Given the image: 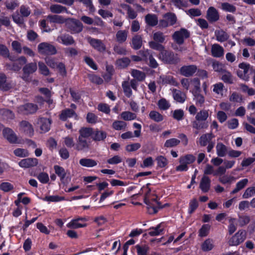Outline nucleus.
<instances>
[{
  "label": "nucleus",
  "instance_id": "15",
  "mask_svg": "<svg viewBox=\"0 0 255 255\" xmlns=\"http://www.w3.org/2000/svg\"><path fill=\"white\" fill-rule=\"evenodd\" d=\"M38 161L35 158H27L21 160L18 162V165L23 168H28L36 166Z\"/></svg>",
  "mask_w": 255,
  "mask_h": 255
},
{
  "label": "nucleus",
  "instance_id": "18",
  "mask_svg": "<svg viewBox=\"0 0 255 255\" xmlns=\"http://www.w3.org/2000/svg\"><path fill=\"white\" fill-rule=\"evenodd\" d=\"M3 135L9 142L16 143L17 141V137L14 131L9 128H5L2 131Z\"/></svg>",
  "mask_w": 255,
  "mask_h": 255
},
{
  "label": "nucleus",
  "instance_id": "22",
  "mask_svg": "<svg viewBox=\"0 0 255 255\" xmlns=\"http://www.w3.org/2000/svg\"><path fill=\"white\" fill-rule=\"evenodd\" d=\"M210 185L211 180L210 178L208 176L204 175L202 177L200 183V188L203 192H207L209 190L210 188Z\"/></svg>",
  "mask_w": 255,
  "mask_h": 255
},
{
  "label": "nucleus",
  "instance_id": "60",
  "mask_svg": "<svg viewBox=\"0 0 255 255\" xmlns=\"http://www.w3.org/2000/svg\"><path fill=\"white\" fill-rule=\"evenodd\" d=\"M221 79L224 82L229 84H232L234 81V79L231 74L230 72L227 71H225L223 73Z\"/></svg>",
  "mask_w": 255,
  "mask_h": 255
},
{
  "label": "nucleus",
  "instance_id": "4",
  "mask_svg": "<svg viewBox=\"0 0 255 255\" xmlns=\"http://www.w3.org/2000/svg\"><path fill=\"white\" fill-rule=\"evenodd\" d=\"M190 36L189 32L185 28H181L179 30L175 31L172 35V38L178 44L183 43L184 40Z\"/></svg>",
  "mask_w": 255,
  "mask_h": 255
},
{
  "label": "nucleus",
  "instance_id": "29",
  "mask_svg": "<svg viewBox=\"0 0 255 255\" xmlns=\"http://www.w3.org/2000/svg\"><path fill=\"white\" fill-rule=\"evenodd\" d=\"M79 137L89 139V137L93 134V130L92 128H82L79 131Z\"/></svg>",
  "mask_w": 255,
  "mask_h": 255
},
{
  "label": "nucleus",
  "instance_id": "36",
  "mask_svg": "<svg viewBox=\"0 0 255 255\" xmlns=\"http://www.w3.org/2000/svg\"><path fill=\"white\" fill-rule=\"evenodd\" d=\"M212 137V134L211 133L204 134L199 138V143L201 146H205L210 142Z\"/></svg>",
  "mask_w": 255,
  "mask_h": 255
},
{
  "label": "nucleus",
  "instance_id": "46",
  "mask_svg": "<svg viewBox=\"0 0 255 255\" xmlns=\"http://www.w3.org/2000/svg\"><path fill=\"white\" fill-rule=\"evenodd\" d=\"M128 31L126 30H119L116 34V38L120 43L124 42L127 38Z\"/></svg>",
  "mask_w": 255,
  "mask_h": 255
},
{
  "label": "nucleus",
  "instance_id": "41",
  "mask_svg": "<svg viewBox=\"0 0 255 255\" xmlns=\"http://www.w3.org/2000/svg\"><path fill=\"white\" fill-rule=\"evenodd\" d=\"M131 75L139 81H143L145 78V74L144 72L135 69L132 70Z\"/></svg>",
  "mask_w": 255,
  "mask_h": 255
},
{
  "label": "nucleus",
  "instance_id": "48",
  "mask_svg": "<svg viewBox=\"0 0 255 255\" xmlns=\"http://www.w3.org/2000/svg\"><path fill=\"white\" fill-rule=\"evenodd\" d=\"M235 180L236 178L234 176L228 175H224L219 178V181L224 184H231Z\"/></svg>",
  "mask_w": 255,
  "mask_h": 255
},
{
  "label": "nucleus",
  "instance_id": "49",
  "mask_svg": "<svg viewBox=\"0 0 255 255\" xmlns=\"http://www.w3.org/2000/svg\"><path fill=\"white\" fill-rule=\"evenodd\" d=\"M54 169L55 173L60 178L61 180L62 181L66 175L65 169L63 167L57 165L54 166Z\"/></svg>",
  "mask_w": 255,
  "mask_h": 255
},
{
  "label": "nucleus",
  "instance_id": "3",
  "mask_svg": "<svg viewBox=\"0 0 255 255\" xmlns=\"http://www.w3.org/2000/svg\"><path fill=\"white\" fill-rule=\"evenodd\" d=\"M37 50L39 53L44 55H54L57 53L56 47L48 42H42L38 44Z\"/></svg>",
  "mask_w": 255,
  "mask_h": 255
},
{
  "label": "nucleus",
  "instance_id": "32",
  "mask_svg": "<svg viewBox=\"0 0 255 255\" xmlns=\"http://www.w3.org/2000/svg\"><path fill=\"white\" fill-rule=\"evenodd\" d=\"M72 117H75V119H77V116L75 113V112L73 110L70 109H66L63 110L60 116V118L61 120L63 121L66 120L68 118H71Z\"/></svg>",
  "mask_w": 255,
  "mask_h": 255
},
{
  "label": "nucleus",
  "instance_id": "7",
  "mask_svg": "<svg viewBox=\"0 0 255 255\" xmlns=\"http://www.w3.org/2000/svg\"><path fill=\"white\" fill-rule=\"evenodd\" d=\"M239 70L237 72L238 76L245 81H248L250 78V71L252 67L250 64L242 63L239 65Z\"/></svg>",
  "mask_w": 255,
  "mask_h": 255
},
{
  "label": "nucleus",
  "instance_id": "43",
  "mask_svg": "<svg viewBox=\"0 0 255 255\" xmlns=\"http://www.w3.org/2000/svg\"><path fill=\"white\" fill-rule=\"evenodd\" d=\"M129 63L130 60L128 58L124 57L117 60L116 64L118 68L123 69L127 67Z\"/></svg>",
  "mask_w": 255,
  "mask_h": 255
},
{
  "label": "nucleus",
  "instance_id": "11",
  "mask_svg": "<svg viewBox=\"0 0 255 255\" xmlns=\"http://www.w3.org/2000/svg\"><path fill=\"white\" fill-rule=\"evenodd\" d=\"M37 106L32 103H26L17 108V112L22 114H33L37 110Z\"/></svg>",
  "mask_w": 255,
  "mask_h": 255
},
{
  "label": "nucleus",
  "instance_id": "20",
  "mask_svg": "<svg viewBox=\"0 0 255 255\" xmlns=\"http://www.w3.org/2000/svg\"><path fill=\"white\" fill-rule=\"evenodd\" d=\"M57 41L65 45H73L75 40L72 36L68 34H62L57 38Z\"/></svg>",
  "mask_w": 255,
  "mask_h": 255
},
{
  "label": "nucleus",
  "instance_id": "23",
  "mask_svg": "<svg viewBox=\"0 0 255 255\" xmlns=\"http://www.w3.org/2000/svg\"><path fill=\"white\" fill-rule=\"evenodd\" d=\"M212 55L214 57H221L224 55V48L218 44H214L211 47Z\"/></svg>",
  "mask_w": 255,
  "mask_h": 255
},
{
  "label": "nucleus",
  "instance_id": "9",
  "mask_svg": "<svg viewBox=\"0 0 255 255\" xmlns=\"http://www.w3.org/2000/svg\"><path fill=\"white\" fill-rule=\"evenodd\" d=\"M175 15L172 13H167L163 16V19L159 21V25L162 27H166L174 24L176 22Z\"/></svg>",
  "mask_w": 255,
  "mask_h": 255
},
{
  "label": "nucleus",
  "instance_id": "39",
  "mask_svg": "<svg viewBox=\"0 0 255 255\" xmlns=\"http://www.w3.org/2000/svg\"><path fill=\"white\" fill-rule=\"evenodd\" d=\"M195 160V157L192 154H188L181 157L179 158V162H182L185 165L192 163Z\"/></svg>",
  "mask_w": 255,
  "mask_h": 255
},
{
  "label": "nucleus",
  "instance_id": "52",
  "mask_svg": "<svg viewBox=\"0 0 255 255\" xmlns=\"http://www.w3.org/2000/svg\"><path fill=\"white\" fill-rule=\"evenodd\" d=\"M158 108L162 110H166L170 107V104L167 100L164 98L159 100L157 103Z\"/></svg>",
  "mask_w": 255,
  "mask_h": 255
},
{
  "label": "nucleus",
  "instance_id": "45",
  "mask_svg": "<svg viewBox=\"0 0 255 255\" xmlns=\"http://www.w3.org/2000/svg\"><path fill=\"white\" fill-rule=\"evenodd\" d=\"M121 118L125 121H131L136 118V115L129 111L123 112L121 114Z\"/></svg>",
  "mask_w": 255,
  "mask_h": 255
},
{
  "label": "nucleus",
  "instance_id": "27",
  "mask_svg": "<svg viewBox=\"0 0 255 255\" xmlns=\"http://www.w3.org/2000/svg\"><path fill=\"white\" fill-rule=\"evenodd\" d=\"M20 129L22 131L29 135H31L33 133L34 130L31 125L26 121H22L21 122Z\"/></svg>",
  "mask_w": 255,
  "mask_h": 255
},
{
  "label": "nucleus",
  "instance_id": "38",
  "mask_svg": "<svg viewBox=\"0 0 255 255\" xmlns=\"http://www.w3.org/2000/svg\"><path fill=\"white\" fill-rule=\"evenodd\" d=\"M163 227L162 225L159 224L156 227L149 228L148 234L151 236L159 235L163 231Z\"/></svg>",
  "mask_w": 255,
  "mask_h": 255
},
{
  "label": "nucleus",
  "instance_id": "24",
  "mask_svg": "<svg viewBox=\"0 0 255 255\" xmlns=\"http://www.w3.org/2000/svg\"><path fill=\"white\" fill-rule=\"evenodd\" d=\"M200 86V82L198 78H194L191 79L190 87L189 90L192 94L197 92H201Z\"/></svg>",
  "mask_w": 255,
  "mask_h": 255
},
{
  "label": "nucleus",
  "instance_id": "57",
  "mask_svg": "<svg viewBox=\"0 0 255 255\" xmlns=\"http://www.w3.org/2000/svg\"><path fill=\"white\" fill-rule=\"evenodd\" d=\"M180 142V140L177 138H170L166 140L164 143V146L168 148L172 147L178 145Z\"/></svg>",
  "mask_w": 255,
  "mask_h": 255
},
{
  "label": "nucleus",
  "instance_id": "62",
  "mask_svg": "<svg viewBox=\"0 0 255 255\" xmlns=\"http://www.w3.org/2000/svg\"><path fill=\"white\" fill-rule=\"evenodd\" d=\"M255 195V187L248 188L243 195V198L248 199Z\"/></svg>",
  "mask_w": 255,
  "mask_h": 255
},
{
  "label": "nucleus",
  "instance_id": "8",
  "mask_svg": "<svg viewBox=\"0 0 255 255\" xmlns=\"http://www.w3.org/2000/svg\"><path fill=\"white\" fill-rule=\"evenodd\" d=\"M37 69L36 63H30L26 64L23 68V74L21 76V78L25 81H29V75L35 72Z\"/></svg>",
  "mask_w": 255,
  "mask_h": 255
},
{
  "label": "nucleus",
  "instance_id": "44",
  "mask_svg": "<svg viewBox=\"0 0 255 255\" xmlns=\"http://www.w3.org/2000/svg\"><path fill=\"white\" fill-rule=\"evenodd\" d=\"M127 126V123L122 121H115L112 124L113 128L117 130L125 129L126 128Z\"/></svg>",
  "mask_w": 255,
  "mask_h": 255
},
{
  "label": "nucleus",
  "instance_id": "35",
  "mask_svg": "<svg viewBox=\"0 0 255 255\" xmlns=\"http://www.w3.org/2000/svg\"><path fill=\"white\" fill-rule=\"evenodd\" d=\"M145 20L148 25L151 26L156 25L158 23L157 17L153 14H147L145 17Z\"/></svg>",
  "mask_w": 255,
  "mask_h": 255
},
{
  "label": "nucleus",
  "instance_id": "51",
  "mask_svg": "<svg viewBox=\"0 0 255 255\" xmlns=\"http://www.w3.org/2000/svg\"><path fill=\"white\" fill-rule=\"evenodd\" d=\"M93 134V139L97 141L104 140L107 136L106 133L103 131L96 130Z\"/></svg>",
  "mask_w": 255,
  "mask_h": 255
},
{
  "label": "nucleus",
  "instance_id": "64",
  "mask_svg": "<svg viewBox=\"0 0 255 255\" xmlns=\"http://www.w3.org/2000/svg\"><path fill=\"white\" fill-rule=\"evenodd\" d=\"M19 2L16 0H9L5 2V5L7 9L13 10L19 5Z\"/></svg>",
  "mask_w": 255,
  "mask_h": 255
},
{
  "label": "nucleus",
  "instance_id": "6",
  "mask_svg": "<svg viewBox=\"0 0 255 255\" xmlns=\"http://www.w3.org/2000/svg\"><path fill=\"white\" fill-rule=\"evenodd\" d=\"M19 10L21 16H20L18 13H15L12 15V18L15 23L21 25L23 23L22 17L28 16L30 14V10L28 7L25 5H21Z\"/></svg>",
  "mask_w": 255,
  "mask_h": 255
},
{
  "label": "nucleus",
  "instance_id": "59",
  "mask_svg": "<svg viewBox=\"0 0 255 255\" xmlns=\"http://www.w3.org/2000/svg\"><path fill=\"white\" fill-rule=\"evenodd\" d=\"M221 8L222 10L230 12H234L236 11V7L228 2L221 3Z\"/></svg>",
  "mask_w": 255,
  "mask_h": 255
},
{
  "label": "nucleus",
  "instance_id": "17",
  "mask_svg": "<svg viewBox=\"0 0 255 255\" xmlns=\"http://www.w3.org/2000/svg\"><path fill=\"white\" fill-rule=\"evenodd\" d=\"M88 41L90 45L99 52H104L106 50V46L101 40L91 37L88 38Z\"/></svg>",
  "mask_w": 255,
  "mask_h": 255
},
{
  "label": "nucleus",
  "instance_id": "2",
  "mask_svg": "<svg viewBox=\"0 0 255 255\" xmlns=\"http://www.w3.org/2000/svg\"><path fill=\"white\" fill-rule=\"evenodd\" d=\"M149 46L153 49L158 50L160 52L159 58L165 62L172 63V57L173 54L169 52L164 49V46L156 41H150L149 42Z\"/></svg>",
  "mask_w": 255,
  "mask_h": 255
},
{
  "label": "nucleus",
  "instance_id": "40",
  "mask_svg": "<svg viewBox=\"0 0 255 255\" xmlns=\"http://www.w3.org/2000/svg\"><path fill=\"white\" fill-rule=\"evenodd\" d=\"M224 88L223 84L219 82L213 85V91L216 94L222 97L223 96Z\"/></svg>",
  "mask_w": 255,
  "mask_h": 255
},
{
  "label": "nucleus",
  "instance_id": "10",
  "mask_svg": "<svg viewBox=\"0 0 255 255\" xmlns=\"http://www.w3.org/2000/svg\"><path fill=\"white\" fill-rule=\"evenodd\" d=\"M51 120L46 118H39L37 120L36 126L41 133L47 132L50 128Z\"/></svg>",
  "mask_w": 255,
  "mask_h": 255
},
{
  "label": "nucleus",
  "instance_id": "61",
  "mask_svg": "<svg viewBox=\"0 0 255 255\" xmlns=\"http://www.w3.org/2000/svg\"><path fill=\"white\" fill-rule=\"evenodd\" d=\"M122 87L126 96L130 97L132 95V91L130 89L129 83L128 82L125 81L122 84Z\"/></svg>",
  "mask_w": 255,
  "mask_h": 255
},
{
  "label": "nucleus",
  "instance_id": "13",
  "mask_svg": "<svg viewBox=\"0 0 255 255\" xmlns=\"http://www.w3.org/2000/svg\"><path fill=\"white\" fill-rule=\"evenodd\" d=\"M69 28L71 33H78L82 31L83 26L82 23L78 20L70 19Z\"/></svg>",
  "mask_w": 255,
  "mask_h": 255
},
{
  "label": "nucleus",
  "instance_id": "31",
  "mask_svg": "<svg viewBox=\"0 0 255 255\" xmlns=\"http://www.w3.org/2000/svg\"><path fill=\"white\" fill-rule=\"evenodd\" d=\"M193 99L196 105L198 106L202 107L205 103V97L202 95L200 92H197L192 94Z\"/></svg>",
  "mask_w": 255,
  "mask_h": 255
},
{
  "label": "nucleus",
  "instance_id": "26",
  "mask_svg": "<svg viewBox=\"0 0 255 255\" xmlns=\"http://www.w3.org/2000/svg\"><path fill=\"white\" fill-rule=\"evenodd\" d=\"M50 10L51 12L54 13H61L63 12H66L70 13L67 8L61 5L55 4L51 5L49 7Z\"/></svg>",
  "mask_w": 255,
  "mask_h": 255
},
{
  "label": "nucleus",
  "instance_id": "54",
  "mask_svg": "<svg viewBox=\"0 0 255 255\" xmlns=\"http://www.w3.org/2000/svg\"><path fill=\"white\" fill-rule=\"evenodd\" d=\"M157 165L160 168L165 167L168 164V160L163 156L160 155L156 157Z\"/></svg>",
  "mask_w": 255,
  "mask_h": 255
},
{
  "label": "nucleus",
  "instance_id": "37",
  "mask_svg": "<svg viewBox=\"0 0 255 255\" xmlns=\"http://www.w3.org/2000/svg\"><path fill=\"white\" fill-rule=\"evenodd\" d=\"M79 163L83 166L87 167H92L97 165V162L90 158H82L79 161Z\"/></svg>",
  "mask_w": 255,
  "mask_h": 255
},
{
  "label": "nucleus",
  "instance_id": "53",
  "mask_svg": "<svg viewBox=\"0 0 255 255\" xmlns=\"http://www.w3.org/2000/svg\"><path fill=\"white\" fill-rule=\"evenodd\" d=\"M208 116V111L203 110L198 112L195 118L197 121H203L206 120Z\"/></svg>",
  "mask_w": 255,
  "mask_h": 255
},
{
  "label": "nucleus",
  "instance_id": "1",
  "mask_svg": "<svg viewBox=\"0 0 255 255\" xmlns=\"http://www.w3.org/2000/svg\"><path fill=\"white\" fill-rule=\"evenodd\" d=\"M150 184L143 186L139 192L140 195H144V203L148 206V211L150 213H156L158 209L160 208V205L156 200V196L154 192H152L149 188Z\"/></svg>",
  "mask_w": 255,
  "mask_h": 255
},
{
  "label": "nucleus",
  "instance_id": "56",
  "mask_svg": "<svg viewBox=\"0 0 255 255\" xmlns=\"http://www.w3.org/2000/svg\"><path fill=\"white\" fill-rule=\"evenodd\" d=\"M14 188L13 185L9 182H4L0 184V190L4 192H8Z\"/></svg>",
  "mask_w": 255,
  "mask_h": 255
},
{
  "label": "nucleus",
  "instance_id": "42",
  "mask_svg": "<svg viewBox=\"0 0 255 255\" xmlns=\"http://www.w3.org/2000/svg\"><path fill=\"white\" fill-rule=\"evenodd\" d=\"M47 19L49 20L51 22L63 23L65 22V18L58 15H49L47 16Z\"/></svg>",
  "mask_w": 255,
  "mask_h": 255
},
{
  "label": "nucleus",
  "instance_id": "14",
  "mask_svg": "<svg viewBox=\"0 0 255 255\" xmlns=\"http://www.w3.org/2000/svg\"><path fill=\"white\" fill-rule=\"evenodd\" d=\"M14 83L12 81L6 80V77L3 74H0V90L8 91L14 87Z\"/></svg>",
  "mask_w": 255,
  "mask_h": 255
},
{
  "label": "nucleus",
  "instance_id": "63",
  "mask_svg": "<svg viewBox=\"0 0 255 255\" xmlns=\"http://www.w3.org/2000/svg\"><path fill=\"white\" fill-rule=\"evenodd\" d=\"M165 36L164 35L163 33L161 32H156L153 34L154 40L158 42H163L165 40Z\"/></svg>",
  "mask_w": 255,
  "mask_h": 255
},
{
  "label": "nucleus",
  "instance_id": "34",
  "mask_svg": "<svg viewBox=\"0 0 255 255\" xmlns=\"http://www.w3.org/2000/svg\"><path fill=\"white\" fill-rule=\"evenodd\" d=\"M142 44V37L140 35H136L132 37L131 47L134 49H139Z\"/></svg>",
  "mask_w": 255,
  "mask_h": 255
},
{
  "label": "nucleus",
  "instance_id": "21",
  "mask_svg": "<svg viewBox=\"0 0 255 255\" xmlns=\"http://www.w3.org/2000/svg\"><path fill=\"white\" fill-rule=\"evenodd\" d=\"M206 17L210 21L214 22L219 19V14L215 8L211 6L207 10Z\"/></svg>",
  "mask_w": 255,
  "mask_h": 255
},
{
  "label": "nucleus",
  "instance_id": "47",
  "mask_svg": "<svg viewBox=\"0 0 255 255\" xmlns=\"http://www.w3.org/2000/svg\"><path fill=\"white\" fill-rule=\"evenodd\" d=\"M149 117L156 122H160L163 120V117L159 113L152 111L149 113Z\"/></svg>",
  "mask_w": 255,
  "mask_h": 255
},
{
  "label": "nucleus",
  "instance_id": "16",
  "mask_svg": "<svg viewBox=\"0 0 255 255\" xmlns=\"http://www.w3.org/2000/svg\"><path fill=\"white\" fill-rule=\"evenodd\" d=\"M90 141L89 139L78 137L75 149L78 151H87L89 149Z\"/></svg>",
  "mask_w": 255,
  "mask_h": 255
},
{
  "label": "nucleus",
  "instance_id": "28",
  "mask_svg": "<svg viewBox=\"0 0 255 255\" xmlns=\"http://www.w3.org/2000/svg\"><path fill=\"white\" fill-rule=\"evenodd\" d=\"M159 82H162L164 84H168L175 86L178 85V82L171 76H160Z\"/></svg>",
  "mask_w": 255,
  "mask_h": 255
},
{
  "label": "nucleus",
  "instance_id": "12",
  "mask_svg": "<svg viewBox=\"0 0 255 255\" xmlns=\"http://www.w3.org/2000/svg\"><path fill=\"white\" fill-rule=\"evenodd\" d=\"M85 218H77L72 220L67 225V227L72 229H77L85 227L87 226Z\"/></svg>",
  "mask_w": 255,
  "mask_h": 255
},
{
  "label": "nucleus",
  "instance_id": "55",
  "mask_svg": "<svg viewBox=\"0 0 255 255\" xmlns=\"http://www.w3.org/2000/svg\"><path fill=\"white\" fill-rule=\"evenodd\" d=\"M211 226L208 224L203 225L199 231V236L204 237L208 235L210 230Z\"/></svg>",
  "mask_w": 255,
  "mask_h": 255
},
{
  "label": "nucleus",
  "instance_id": "25",
  "mask_svg": "<svg viewBox=\"0 0 255 255\" xmlns=\"http://www.w3.org/2000/svg\"><path fill=\"white\" fill-rule=\"evenodd\" d=\"M174 99L177 102L183 103L186 99V95L181 91L173 89L172 90Z\"/></svg>",
  "mask_w": 255,
  "mask_h": 255
},
{
  "label": "nucleus",
  "instance_id": "33",
  "mask_svg": "<svg viewBox=\"0 0 255 255\" xmlns=\"http://www.w3.org/2000/svg\"><path fill=\"white\" fill-rule=\"evenodd\" d=\"M216 149L217 154L220 157H224L228 152L227 146L222 143H218Z\"/></svg>",
  "mask_w": 255,
  "mask_h": 255
},
{
  "label": "nucleus",
  "instance_id": "30",
  "mask_svg": "<svg viewBox=\"0 0 255 255\" xmlns=\"http://www.w3.org/2000/svg\"><path fill=\"white\" fill-rule=\"evenodd\" d=\"M215 35L216 40L220 42H223L226 41L229 37V35L223 30H218L215 31Z\"/></svg>",
  "mask_w": 255,
  "mask_h": 255
},
{
  "label": "nucleus",
  "instance_id": "5",
  "mask_svg": "<svg viewBox=\"0 0 255 255\" xmlns=\"http://www.w3.org/2000/svg\"><path fill=\"white\" fill-rule=\"evenodd\" d=\"M247 233L245 230L238 231L229 241L230 246H238L246 239Z\"/></svg>",
  "mask_w": 255,
  "mask_h": 255
},
{
  "label": "nucleus",
  "instance_id": "58",
  "mask_svg": "<svg viewBox=\"0 0 255 255\" xmlns=\"http://www.w3.org/2000/svg\"><path fill=\"white\" fill-rule=\"evenodd\" d=\"M202 249L204 251H209L213 248V241L211 239L206 240L202 245Z\"/></svg>",
  "mask_w": 255,
  "mask_h": 255
},
{
  "label": "nucleus",
  "instance_id": "19",
  "mask_svg": "<svg viewBox=\"0 0 255 255\" xmlns=\"http://www.w3.org/2000/svg\"><path fill=\"white\" fill-rule=\"evenodd\" d=\"M197 70V67L194 65L184 66L180 68V73L184 76L190 77L192 76Z\"/></svg>",
  "mask_w": 255,
  "mask_h": 255
},
{
  "label": "nucleus",
  "instance_id": "50",
  "mask_svg": "<svg viewBox=\"0 0 255 255\" xmlns=\"http://www.w3.org/2000/svg\"><path fill=\"white\" fill-rule=\"evenodd\" d=\"M13 153L16 156L21 158L27 157L29 155L26 149L20 148H17L14 150Z\"/></svg>",
  "mask_w": 255,
  "mask_h": 255
}]
</instances>
